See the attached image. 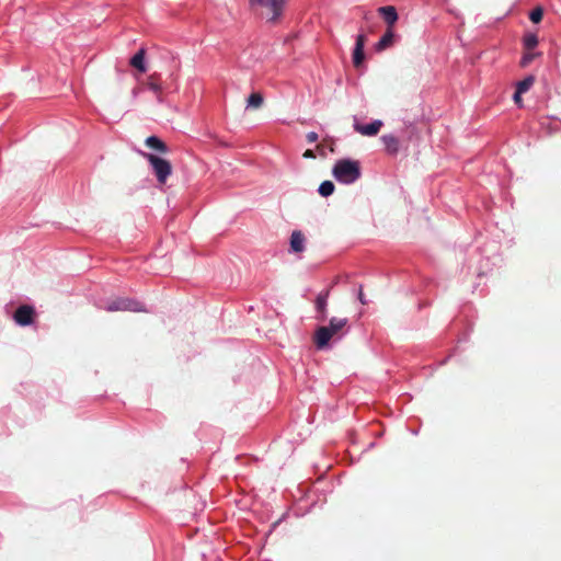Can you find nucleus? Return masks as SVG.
<instances>
[{
  "instance_id": "nucleus-11",
  "label": "nucleus",
  "mask_w": 561,
  "mask_h": 561,
  "mask_svg": "<svg viewBox=\"0 0 561 561\" xmlns=\"http://www.w3.org/2000/svg\"><path fill=\"white\" fill-rule=\"evenodd\" d=\"M378 13L383 18L387 23V28H393L398 21V13L394 7L386 5L378 9Z\"/></svg>"
},
{
  "instance_id": "nucleus-7",
  "label": "nucleus",
  "mask_w": 561,
  "mask_h": 561,
  "mask_svg": "<svg viewBox=\"0 0 561 561\" xmlns=\"http://www.w3.org/2000/svg\"><path fill=\"white\" fill-rule=\"evenodd\" d=\"M331 289L328 288L325 290H322L314 300V308L318 312L317 319L319 321H324L328 316V300L330 297Z\"/></svg>"
},
{
  "instance_id": "nucleus-8",
  "label": "nucleus",
  "mask_w": 561,
  "mask_h": 561,
  "mask_svg": "<svg viewBox=\"0 0 561 561\" xmlns=\"http://www.w3.org/2000/svg\"><path fill=\"white\" fill-rule=\"evenodd\" d=\"M382 126L383 123L380 119H376L366 125L355 123L354 129L363 136H376Z\"/></svg>"
},
{
  "instance_id": "nucleus-16",
  "label": "nucleus",
  "mask_w": 561,
  "mask_h": 561,
  "mask_svg": "<svg viewBox=\"0 0 561 561\" xmlns=\"http://www.w3.org/2000/svg\"><path fill=\"white\" fill-rule=\"evenodd\" d=\"M145 54H146V50L144 48H141L130 59V65L134 68L138 69L140 72L146 71V67H145V62H144Z\"/></svg>"
},
{
  "instance_id": "nucleus-14",
  "label": "nucleus",
  "mask_w": 561,
  "mask_h": 561,
  "mask_svg": "<svg viewBox=\"0 0 561 561\" xmlns=\"http://www.w3.org/2000/svg\"><path fill=\"white\" fill-rule=\"evenodd\" d=\"M306 238L299 230L293 231L290 236V248L294 252L300 253L305 250Z\"/></svg>"
},
{
  "instance_id": "nucleus-13",
  "label": "nucleus",
  "mask_w": 561,
  "mask_h": 561,
  "mask_svg": "<svg viewBox=\"0 0 561 561\" xmlns=\"http://www.w3.org/2000/svg\"><path fill=\"white\" fill-rule=\"evenodd\" d=\"M146 85L149 90H151L152 92H154L157 94V99L159 102L163 101L162 94H161L162 88H161L159 75H157V73L150 75L147 78Z\"/></svg>"
},
{
  "instance_id": "nucleus-4",
  "label": "nucleus",
  "mask_w": 561,
  "mask_h": 561,
  "mask_svg": "<svg viewBox=\"0 0 561 561\" xmlns=\"http://www.w3.org/2000/svg\"><path fill=\"white\" fill-rule=\"evenodd\" d=\"M105 310L108 312L114 311H133V312H145L146 309L144 305L137 300L118 297L113 300H111L106 307Z\"/></svg>"
},
{
  "instance_id": "nucleus-19",
  "label": "nucleus",
  "mask_w": 561,
  "mask_h": 561,
  "mask_svg": "<svg viewBox=\"0 0 561 561\" xmlns=\"http://www.w3.org/2000/svg\"><path fill=\"white\" fill-rule=\"evenodd\" d=\"M318 192L321 196L328 197L334 192V184L331 181H324L320 184Z\"/></svg>"
},
{
  "instance_id": "nucleus-23",
  "label": "nucleus",
  "mask_w": 561,
  "mask_h": 561,
  "mask_svg": "<svg viewBox=\"0 0 561 561\" xmlns=\"http://www.w3.org/2000/svg\"><path fill=\"white\" fill-rule=\"evenodd\" d=\"M306 138L309 144H313L318 140L319 136L316 131H310L307 134Z\"/></svg>"
},
{
  "instance_id": "nucleus-10",
  "label": "nucleus",
  "mask_w": 561,
  "mask_h": 561,
  "mask_svg": "<svg viewBox=\"0 0 561 561\" xmlns=\"http://www.w3.org/2000/svg\"><path fill=\"white\" fill-rule=\"evenodd\" d=\"M380 140L383 144L385 151L388 154H390V156L398 154V152L400 150V140H399V138L397 136H394L392 134H387V135H383L380 138Z\"/></svg>"
},
{
  "instance_id": "nucleus-17",
  "label": "nucleus",
  "mask_w": 561,
  "mask_h": 561,
  "mask_svg": "<svg viewBox=\"0 0 561 561\" xmlns=\"http://www.w3.org/2000/svg\"><path fill=\"white\" fill-rule=\"evenodd\" d=\"M264 103V98L262 93L260 92H253L249 95L247 99V107L257 110L260 108Z\"/></svg>"
},
{
  "instance_id": "nucleus-24",
  "label": "nucleus",
  "mask_w": 561,
  "mask_h": 561,
  "mask_svg": "<svg viewBox=\"0 0 561 561\" xmlns=\"http://www.w3.org/2000/svg\"><path fill=\"white\" fill-rule=\"evenodd\" d=\"M358 300L360 301L362 305H367V302H368L364 295L362 286L359 287V290H358Z\"/></svg>"
},
{
  "instance_id": "nucleus-22",
  "label": "nucleus",
  "mask_w": 561,
  "mask_h": 561,
  "mask_svg": "<svg viewBox=\"0 0 561 561\" xmlns=\"http://www.w3.org/2000/svg\"><path fill=\"white\" fill-rule=\"evenodd\" d=\"M536 56H537V54L533 53L531 50H526V53L522 57L520 66L522 67L529 66L533 62V60L536 58Z\"/></svg>"
},
{
  "instance_id": "nucleus-21",
  "label": "nucleus",
  "mask_w": 561,
  "mask_h": 561,
  "mask_svg": "<svg viewBox=\"0 0 561 561\" xmlns=\"http://www.w3.org/2000/svg\"><path fill=\"white\" fill-rule=\"evenodd\" d=\"M543 16V9L541 7H536L529 14V19L533 23H539Z\"/></svg>"
},
{
  "instance_id": "nucleus-5",
  "label": "nucleus",
  "mask_w": 561,
  "mask_h": 561,
  "mask_svg": "<svg viewBox=\"0 0 561 561\" xmlns=\"http://www.w3.org/2000/svg\"><path fill=\"white\" fill-rule=\"evenodd\" d=\"M252 8L265 9L270 21H276L283 13L285 0H249Z\"/></svg>"
},
{
  "instance_id": "nucleus-20",
  "label": "nucleus",
  "mask_w": 561,
  "mask_h": 561,
  "mask_svg": "<svg viewBox=\"0 0 561 561\" xmlns=\"http://www.w3.org/2000/svg\"><path fill=\"white\" fill-rule=\"evenodd\" d=\"M538 44V37L535 34H527L524 37V47L526 50H533Z\"/></svg>"
},
{
  "instance_id": "nucleus-18",
  "label": "nucleus",
  "mask_w": 561,
  "mask_h": 561,
  "mask_svg": "<svg viewBox=\"0 0 561 561\" xmlns=\"http://www.w3.org/2000/svg\"><path fill=\"white\" fill-rule=\"evenodd\" d=\"M534 82H535V78L533 76H528L524 80H522L517 83L516 90L523 94L530 89V87L534 84Z\"/></svg>"
},
{
  "instance_id": "nucleus-15",
  "label": "nucleus",
  "mask_w": 561,
  "mask_h": 561,
  "mask_svg": "<svg viewBox=\"0 0 561 561\" xmlns=\"http://www.w3.org/2000/svg\"><path fill=\"white\" fill-rule=\"evenodd\" d=\"M146 146L160 153H167L169 151L168 146L157 136H149L146 141Z\"/></svg>"
},
{
  "instance_id": "nucleus-2",
  "label": "nucleus",
  "mask_w": 561,
  "mask_h": 561,
  "mask_svg": "<svg viewBox=\"0 0 561 561\" xmlns=\"http://www.w3.org/2000/svg\"><path fill=\"white\" fill-rule=\"evenodd\" d=\"M332 173L336 181L351 184L360 178V167L357 161L342 159L335 163Z\"/></svg>"
},
{
  "instance_id": "nucleus-28",
  "label": "nucleus",
  "mask_w": 561,
  "mask_h": 561,
  "mask_svg": "<svg viewBox=\"0 0 561 561\" xmlns=\"http://www.w3.org/2000/svg\"><path fill=\"white\" fill-rule=\"evenodd\" d=\"M329 150H330L331 152H333V151H334L333 146H330V147H329Z\"/></svg>"
},
{
  "instance_id": "nucleus-12",
  "label": "nucleus",
  "mask_w": 561,
  "mask_h": 561,
  "mask_svg": "<svg viewBox=\"0 0 561 561\" xmlns=\"http://www.w3.org/2000/svg\"><path fill=\"white\" fill-rule=\"evenodd\" d=\"M394 32L393 28H387L386 33L381 36L379 42L376 44L375 49L377 51H382L389 47H391L394 43Z\"/></svg>"
},
{
  "instance_id": "nucleus-3",
  "label": "nucleus",
  "mask_w": 561,
  "mask_h": 561,
  "mask_svg": "<svg viewBox=\"0 0 561 561\" xmlns=\"http://www.w3.org/2000/svg\"><path fill=\"white\" fill-rule=\"evenodd\" d=\"M144 158L150 163L152 167L153 173L160 184H164L168 180V178L172 173V165L171 163L152 153H142Z\"/></svg>"
},
{
  "instance_id": "nucleus-9",
  "label": "nucleus",
  "mask_w": 561,
  "mask_h": 561,
  "mask_svg": "<svg viewBox=\"0 0 561 561\" xmlns=\"http://www.w3.org/2000/svg\"><path fill=\"white\" fill-rule=\"evenodd\" d=\"M366 43V36L364 34H358L356 37V44L353 51V64L355 67H359L365 58L364 47Z\"/></svg>"
},
{
  "instance_id": "nucleus-26",
  "label": "nucleus",
  "mask_w": 561,
  "mask_h": 561,
  "mask_svg": "<svg viewBox=\"0 0 561 561\" xmlns=\"http://www.w3.org/2000/svg\"><path fill=\"white\" fill-rule=\"evenodd\" d=\"M304 158L306 159H314L316 158V154H314V151L311 150V149H307L304 154H302Z\"/></svg>"
},
{
  "instance_id": "nucleus-1",
  "label": "nucleus",
  "mask_w": 561,
  "mask_h": 561,
  "mask_svg": "<svg viewBox=\"0 0 561 561\" xmlns=\"http://www.w3.org/2000/svg\"><path fill=\"white\" fill-rule=\"evenodd\" d=\"M348 331V319L332 317L329 325L319 327L314 332V344L319 350L329 345L333 337L341 339Z\"/></svg>"
},
{
  "instance_id": "nucleus-25",
  "label": "nucleus",
  "mask_w": 561,
  "mask_h": 561,
  "mask_svg": "<svg viewBox=\"0 0 561 561\" xmlns=\"http://www.w3.org/2000/svg\"><path fill=\"white\" fill-rule=\"evenodd\" d=\"M514 101L519 107H522V93L517 90L514 93Z\"/></svg>"
},
{
  "instance_id": "nucleus-6",
  "label": "nucleus",
  "mask_w": 561,
  "mask_h": 561,
  "mask_svg": "<svg viewBox=\"0 0 561 561\" xmlns=\"http://www.w3.org/2000/svg\"><path fill=\"white\" fill-rule=\"evenodd\" d=\"M34 318L35 309L30 305L20 306L13 313V320L21 327L31 325Z\"/></svg>"
},
{
  "instance_id": "nucleus-27",
  "label": "nucleus",
  "mask_w": 561,
  "mask_h": 561,
  "mask_svg": "<svg viewBox=\"0 0 561 561\" xmlns=\"http://www.w3.org/2000/svg\"><path fill=\"white\" fill-rule=\"evenodd\" d=\"M317 150H318V152H319V154H320L321 157H325V151H324V146H323V144H319V145L317 146Z\"/></svg>"
}]
</instances>
